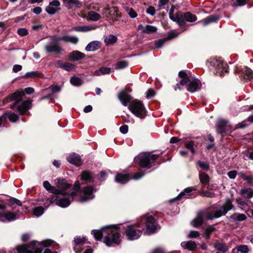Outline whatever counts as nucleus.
<instances>
[{"instance_id": "f257e3e1", "label": "nucleus", "mask_w": 253, "mask_h": 253, "mask_svg": "<svg viewBox=\"0 0 253 253\" xmlns=\"http://www.w3.org/2000/svg\"><path fill=\"white\" fill-rule=\"evenodd\" d=\"M233 208L232 201L229 198L226 199L222 205L218 208L213 207L215 209L213 211H201L199 212L197 217L191 221V224L194 227H198L203 224L205 219L212 220L214 218H219L225 215Z\"/></svg>"}, {"instance_id": "f03ea898", "label": "nucleus", "mask_w": 253, "mask_h": 253, "mask_svg": "<svg viewBox=\"0 0 253 253\" xmlns=\"http://www.w3.org/2000/svg\"><path fill=\"white\" fill-rule=\"evenodd\" d=\"M120 228L119 224L111 225L102 227L101 230H93L92 234L95 239L99 240L104 236V243L108 246L111 247L115 245H118L121 242L120 234L113 229Z\"/></svg>"}, {"instance_id": "7ed1b4c3", "label": "nucleus", "mask_w": 253, "mask_h": 253, "mask_svg": "<svg viewBox=\"0 0 253 253\" xmlns=\"http://www.w3.org/2000/svg\"><path fill=\"white\" fill-rule=\"evenodd\" d=\"M80 184L76 181L74 186L66 190V193L61 194L56 202V205L62 208H66L70 205L71 202L75 199L78 193L80 192Z\"/></svg>"}, {"instance_id": "20e7f679", "label": "nucleus", "mask_w": 253, "mask_h": 253, "mask_svg": "<svg viewBox=\"0 0 253 253\" xmlns=\"http://www.w3.org/2000/svg\"><path fill=\"white\" fill-rule=\"evenodd\" d=\"M53 241L45 240L41 242L32 241L28 246L22 245L17 247V253H41L44 247L50 246Z\"/></svg>"}, {"instance_id": "39448f33", "label": "nucleus", "mask_w": 253, "mask_h": 253, "mask_svg": "<svg viewBox=\"0 0 253 253\" xmlns=\"http://www.w3.org/2000/svg\"><path fill=\"white\" fill-rule=\"evenodd\" d=\"M178 76L181 79L179 83L182 85H187V90L188 91L193 93L200 89L202 85L199 80H191L188 75L183 71H180Z\"/></svg>"}, {"instance_id": "423d86ee", "label": "nucleus", "mask_w": 253, "mask_h": 253, "mask_svg": "<svg viewBox=\"0 0 253 253\" xmlns=\"http://www.w3.org/2000/svg\"><path fill=\"white\" fill-rule=\"evenodd\" d=\"M157 154H150L148 153H143L139 154L134 159L135 163L139 164L142 168H150L154 161L159 157Z\"/></svg>"}, {"instance_id": "0eeeda50", "label": "nucleus", "mask_w": 253, "mask_h": 253, "mask_svg": "<svg viewBox=\"0 0 253 253\" xmlns=\"http://www.w3.org/2000/svg\"><path fill=\"white\" fill-rule=\"evenodd\" d=\"M208 65L212 68L216 74L223 76L228 71V65L221 59L211 58L208 61Z\"/></svg>"}, {"instance_id": "6e6552de", "label": "nucleus", "mask_w": 253, "mask_h": 253, "mask_svg": "<svg viewBox=\"0 0 253 253\" xmlns=\"http://www.w3.org/2000/svg\"><path fill=\"white\" fill-rule=\"evenodd\" d=\"M128 109L134 115L140 119H144L146 116L147 111L143 104L138 100H135L130 102Z\"/></svg>"}, {"instance_id": "1a4fd4ad", "label": "nucleus", "mask_w": 253, "mask_h": 253, "mask_svg": "<svg viewBox=\"0 0 253 253\" xmlns=\"http://www.w3.org/2000/svg\"><path fill=\"white\" fill-rule=\"evenodd\" d=\"M51 41L46 43L44 46V49L46 53H54L60 54L63 50L59 42H60L57 36L50 37Z\"/></svg>"}, {"instance_id": "9d476101", "label": "nucleus", "mask_w": 253, "mask_h": 253, "mask_svg": "<svg viewBox=\"0 0 253 253\" xmlns=\"http://www.w3.org/2000/svg\"><path fill=\"white\" fill-rule=\"evenodd\" d=\"M197 20V17L195 14H192L189 11L182 12L178 11V21L177 22L179 26H182L186 24V22L192 23Z\"/></svg>"}, {"instance_id": "9b49d317", "label": "nucleus", "mask_w": 253, "mask_h": 253, "mask_svg": "<svg viewBox=\"0 0 253 253\" xmlns=\"http://www.w3.org/2000/svg\"><path fill=\"white\" fill-rule=\"evenodd\" d=\"M138 225L133 224L127 226L125 230V235L128 240H137L141 236L142 231L138 229Z\"/></svg>"}, {"instance_id": "f8f14e48", "label": "nucleus", "mask_w": 253, "mask_h": 253, "mask_svg": "<svg viewBox=\"0 0 253 253\" xmlns=\"http://www.w3.org/2000/svg\"><path fill=\"white\" fill-rule=\"evenodd\" d=\"M57 186L61 189H57L54 186H51V188L49 189L48 191L51 193L55 194L57 195H60L61 194H64L66 193V190L70 189L71 187V185L66 183V181L64 179H58L57 180Z\"/></svg>"}, {"instance_id": "ddd939ff", "label": "nucleus", "mask_w": 253, "mask_h": 253, "mask_svg": "<svg viewBox=\"0 0 253 253\" xmlns=\"http://www.w3.org/2000/svg\"><path fill=\"white\" fill-rule=\"evenodd\" d=\"M145 226L146 227L145 234H153L159 228V227L156 222L154 218L152 216H149L145 219Z\"/></svg>"}, {"instance_id": "4468645a", "label": "nucleus", "mask_w": 253, "mask_h": 253, "mask_svg": "<svg viewBox=\"0 0 253 253\" xmlns=\"http://www.w3.org/2000/svg\"><path fill=\"white\" fill-rule=\"evenodd\" d=\"M94 188L92 186H86L83 190V194L80 198V201L82 202L91 200L94 198L93 192Z\"/></svg>"}, {"instance_id": "2eb2a0df", "label": "nucleus", "mask_w": 253, "mask_h": 253, "mask_svg": "<svg viewBox=\"0 0 253 253\" xmlns=\"http://www.w3.org/2000/svg\"><path fill=\"white\" fill-rule=\"evenodd\" d=\"M60 2L58 0H54L49 2V5L45 8L46 12L50 15H53L61 8Z\"/></svg>"}, {"instance_id": "dca6fc26", "label": "nucleus", "mask_w": 253, "mask_h": 253, "mask_svg": "<svg viewBox=\"0 0 253 253\" xmlns=\"http://www.w3.org/2000/svg\"><path fill=\"white\" fill-rule=\"evenodd\" d=\"M24 95V93L23 91H16L11 94L10 96L8 99V101H15V102L12 104L10 105V108L13 109L17 103L20 102L22 100V97Z\"/></svg>"}, {"instance_id": "f3484780", "label": "nucleus", "mask_w": 253, "mask_h": 253, "mask_svg": "<svg viewBox=\"0 0 253 253\" xmlns=\"http://www.w3.org/2000/svg\"><path fill=\"white\" fill-rule=\"evenodd\" d=\"M241 80L251 81L253 79V71L248 67L245 66L241 70Z\"/></svg>"}, {"instance_id": "a211bd4d", "label": "nucleus", "mask_w": 253, "mask_h": 253, "mask_svg": "<svg viewBox=\"0 0 253 253\" xmlns=\"http://www.w3.org/2000/svg\"><path fill=\"white\" fill-rule=\"evenodd\" d=\"M65 6L68 9H76L81 8L82 2L78 0H62Z\"/></svg>"}, {"instance_id": "6ab92c4d", "label": "nucleus", "mask_w": 253, "mask_h": 253, "mask_svg": "<svg viewBox=\"0 0 253 253\" xmlns=\"http://www.w3.org/2000/svg\"><path fill=\"white\" fill-rule=\"evenodd\" d=\"M67 161L73 165L80 166L82 164V161L80 156L76 153H73L67 158Z\"/></svg>"}, {"instance_id": "aec40b11", "label": "nucleus", "mask_w": 253, "mask_h": 253, "mask_svg": "<svg viewBox=\"0 0 253 253\" xmlns=\"http://www.w3.org/2000/svg\"><path fill=\"white\" fill-rule=\"evenodd\" d=\"M32 104V101L27 100L22 102L21 105L17 107V111L19 114L22 115L24 114L30 108Z\"/></svg>"}, {"instance_id": "412c9836", "label": "nucleus", "mask_w": 253, "mask_h": 253, "mask_svg": "<svg viewBox=\"0 0 253 253\" xmlns=\"http://www.w3.org/2000/svg\"><path fill=\"white\" fill-rule=\"evenodd\" d=\"M17 216L14 212L10 211H7L5 209L0 221L4 222L6 221L10 222L15 220Z\"/></svg>"}, {"instance_id": "4be33fe9", "label": "nucleus", "mask_w": 253, "mask_h": 253, "mask_svg": "<svg viewBox=\"0 0 253 253\" xmlns=\"http://www.w3.org/2000/svg\"><path fill=\"white\" fill-rule=\"evenodd\" d=\"M59 41H63L66 43H71L77 44L79 42V39L76 36L64 35L62 37H58Z\"/></svg>"}, {"instance_id": "5701e85b", "label": "nucleus", "mask_w": 253, "mask_h": 253, "mask_svg": "<svg viewBox=\"0 0 253 253\" xmlns=\"http://www.w3.org/2000/svg\"><path fill=\"white\" fill-rule=\"evenodd\" d=\"M119 98L125 106H126L131 101V96L126 91H122L119 94Z\"/></svg>"}, {"instance_id": "b1692460", "label": "nucleus", "mask_w": 253, "mask_h": 253, "mask_svg": "<svg viewBox=\"0 0 253 253\" xmlns=\"http://www.w3.org/2000/svg\"><path fill=\"white\" fill-rule=\"evenodd\" d=\"M101 42L98 41H94L90 42L85 47L87 51H94L100 48Z\"/></svg>"}, {"instance_id": "393cba45", "label": "nucleus", "mask_w": 253, "mask_h": 253, "mask_svg": "<svg viewBox=\"0 0 253 253\" xmlns=\"http://www.w3.org/2000/svg\"><path fill=\"white\" fill-rule=\"evenodd\" d=\"M85 55L78 50H75L69 54V57L72 61H78L84 59Z\"/></svg>"}, {"instance_id": "a878e982", "label": "nucleus", "mask_w": 253, "mask_h": 253, "mask_svg": "<svg viewBox=\"0 0 253 253\" xmlns=\"http://www.w3.org/2000/svg\"><path fill=\"white\" fill-rule=\"evenodd\" d=\"M130 179L128 174L118 173L115 180L116 182L124 184L127 183Z\"/></svg>"}, {"instance_id": "bb28decb", "label": "nucleus", "mask_w": 253, "mask_h": 253, "mask_svg": "<svg viewBox=\"0 0 253 253\" xmlns=\"http://www.w3.org/2000/svg\"><path fill=\"white\" fill-rule=\"evenodd\" d=\"M96 27L91 25L81 26L73 27L72 31L80 32H87L95 29Z\"/></svg>"}, {"instance_id": "cd10ccee", "label": "nucleus", "mask_w": 253, "mask_h": 253, "mask_svg": "<svg viewBox=\"0 0 253 253\" xmlns=\"http://www.w3.org/2000/svg\"><path fill=\"white\" fill-rule=\"evenodd\" d=\"M247 217L244 214L239 213H235L228 217L229 220L232 222L243 221Z\"/></svg>"}, {"instance_id": "c85d7f7f", "label": "nucleus", "mask_w": 253, "mask_h": 253, "mask_svg": "<svg viewBox=\"0 0 253 253\" xmlns=\"http://www.w3.org/2000/svg\"><path fill=\"white\" fill-rule=\"evenodd\" d=\"M219 17L216 15H211L207 18L201 20L198 23H201L204 26H206L210 23L217 21L219 19Z\"/></svg>"}, {"instance_id": "c756f323", "label": "nucleus", "mask_w": 253, "mask_h": 253, "mask_svg": "<svg viewBox=\"0 0 253 253\" xmlns=\"http://www.w3.org/2000/svg\"><path fill=\"white\" fill-rule=\"evenodd\" d=\"M95 178L94 174L90 171L85 170L81 174V179L91 182Z\"/></svg>"}, {"instance_id": "7c9ffc66", "label": "nucleus", "mask_w": 253, "mask_h": 253, "mask_svg": "<svg viewBox=\"0 0 253 253\" xmlns=\"http://www.w3.org/2000/svg\"><path fill=\"white\" fill-rule=\"evenodd\" d=\"M213 247L217 250L223 253H225L228 249L227 246L224 243L219 241H216L213 244Z\"/></svg>"}, {"instance_id": "2f4dec72", "label": "nucleus", "mask_w": 253, "mask_h": 253, "mask_svg": "<svg viewBox=\"0 0 253 253\" xmlns=\"http://www.w3.org/2000/svg\"><path fill=\"white\" fill-rule=\"evenodd\" d=\"M111 72V69L108 67H101L95 71L93 73V76H100L101 75L109 74Z\"/></svg>"}, {"instance_id": "473e14b6", "label": "nucleus", "mask_w": 253, "mask_h": 253, "mask_svg": "<svg viewBox=\"0 0 253 253\" xmlns=\"http://www.w3.org/2000/svg\"><path fill=\"white\" fill-rule=\"evenodd\" d=\"M181 245L183 248L187 249L190 251L195 250L197 247L196 243L192 241H189L187 242H182Z\"/></svg>"}, {"instance_id": "72a5a7b5", "label": "nucleus", "mask_w": 253, "mask_h": 253, "mask_svg": "<svg viewBox=\"0 0 253 253\" xmlns=\"http://www.w3.org/2000/svg\"><path fill=\"white\" fill-rule=\"evenodd\" d=\"M117 40L118 39L116 36L109 35L105 37L104 39V42L106 45H109L116 43Z\"/></svg>"}, {"instance_id": "f704fd0d", "label": "nucleus", "mask_w": 253, "mask_h": 253, "mask_svg": "<svg viewBox=\"0 0 253 253\" xmlns=\"http://www.w3.org/2000/svg\"><path fill=\"white\" fill-rule=\"evenodd\" d=\"M175 6L172 5L169 12V19L173 22L177 23L178 21V11L176 13L175 15H174V11L175 10Z\"/></svg>"}, {"instance_id": "c9c22d12", "label": "nucleus", "mask_w": 253, "mask_h": 253, "mask_svg": "<svg viewBox=\"0 0 253 253\" xmlns=\"http://www.w3.org/2000/svg\"><path fill=\"white\" fill-rule=\"evenodd\" d=\"M249 252V249L246 245H241L238 246L237 248L232 250V253H247Z\"/></svg>"}, {"instance_id": "e433bc0d", "label": "nucleus", "mask_w": 253, "mask_h": 253, "mask_svg": "<svg viewBox=\"0 0 253 253\" xmlns=\"http://www.w3.org/2000/svg\"><path fill=\"white\" fill-rule=\"evenodd\" d=\"M88 17L89 19L92 21H97L101 18L99 14L93 11L88 12Z\"/></svg>"}, {"instance_id": "4c0bfd02", "label": "nucleus", "mask_w": 253, "mask_h": 253, "mask_svg": "<svg viewBox=\"0 0 253 253\" xmlns=\"http://www.w3.org/2000/svg\"><path fill=\"white\" fill-rule=\"evenodd\" d=\"M193 189V188L191 187L185 188L183 191L179 193L176 198L178 199L185 195L186 196V198H189L190 196V193L192 191Z\"/></svg>"}, {"instance_id": "58836bf2", "label": "nucleus", "mask_w": 253, "mask_h": 253, "mask_svg": "<svg viewBox=\"0 0 253 253\" xmlns=\"http://www.w3.org/2000/svg\"><path fill=\"white\" fill-rule=\"evenodd\" d=\"M157 31V28L156 27L148 25L143 29L142 32L145 34H150L156 32Z\"/></svg>"}, {"instance_id": "ea45409f", "label": "nucleus", "mask_w": 253, "mask_h": 253, "mask_svg": "<svg viewBox=\"0 0 253 253\" xmlns=\"http://www.w3.org/2000/svg\"><path fill=\"white\" fill-rule=\"evenodd\" d=\"M241 194L244 197L250 199L253 197V190L250 188L243 189Z\"/></svg>"}, {"instance_id": "a19ab883", "label": "nucleus", "mask_w": 253, "mask_h": 253, "mask_svg": "<svg viewBox=\"0 0 253 253\" xmlns=\"http://www.w3.org/2000/svg\"><path fill=\"white\" fill-rule=\"evenodd\" d=\"M70 81L73 85L76 86H80L83 84L82 80L80 78L75 76L71 77Z\"/></svg>"}, {"instance_id": "79ce46f5", "label": "nucleus", "mask_w": 253, "mask_h": 253, "mask_svg": "<svg viewBox=\"0 0 253 253\" xmlns=\"http://www.w3.org/2000/svg\"><path fill=\"white\" fill-rule=\"evenodd\" d=\"M6 118H8L10 121L15 122L18 120L19 117L14 113H5L4 114Z\"/></svg>"}, {"instance_id": "37998d69", "label": "nucleus", "mask_w": 253, "mask_h": 253, "mask_svg": "<svg viewBox=\"0 0 253 253\" xmlns=\"http://www.w3.org/2000/svg\"><path fill=\"white\" fill-rule=\"evenodd\" d=\"M36 77H38L39 78H42L43 77V75L41 74H39L38 72L36 71H32L27 72L24 76V78H33Z\"/></svg>"}, {"instance_id": "c03bdc74", "label": "nucleus", "mask_w": 253, "mask_h": 253, "mask_svg": "<svg viewBox=\"0 0 253 253\" xmlns=\"http://www.w3.org/2000/svg\"><path fill=\"white\" fill-rule=\"evenodd\" d=\"M199 178L201 182L204 184H207L209 182L210 178L208 174L205 173H200Z\"/></svg>"}, {"instance_id": "a18cd8bd", "label": "nucleus", "mask_w": 253, "mask_h": 253, "mask_svg": "<svg viewBox=\"0 0 253 253\" xmlns=\"http://www.w3.org/2000/svg\"><path fill=\"white\" fill-rule=\"evenodd\" d=\"M215 228L213 226H209L205 229L204 236L207 239H209L210 237V235L215 230Z\"/></svg>"}, {"instance_id": "49530a36", "label": "nucleus", "mask_w": 253, "mask_h": 253, "mask_svg": "<svg viewBox=\"0 0 253 253\" xmlns=\"http://www.w3.org/2000/svg\"><path fill=\"white\" fill-rule=\"evenodd\" d=\"M44 209L41 207H37L34 209L33 212L36 216L42 215L44 212Z\"/></svg>"}, {"instance_id": "de8ad7c7", "label": "nucleus", "mask_w": 253, "mask_h": 253, "mask_svg": "<svg viewBox=\"0 0 253 253\" xmlns=\"http://www.w3.org/2000/svg\"><path fill=\"white\" fill-rule=\"evenodd\" d=\"M128 65V63L126 61H121L118 62L115 66L116 70L122 69L126 68Z\"/></svg>"}, {"instance_id": "09e8293b", "label": "nucleus", "mask_w": 253, "mask_h": 253, "mask_svg": "<svg viewBox=\"0 0 253 253\" xmlns=\"http://www.w3.org/2000/svg\"><path fill=\"white\" fill-rule=\"evenodd\" d=\"M198 165L201 169L204 170H207L209 169V164L207 162L198 161Z\"/></svg>"}, {"instance_id": "8fccbe9b", "label": "nucleus", "mask_w": 253, "mask_h": 253, "mask_svg": "<svg viewBox=\"0 0 253 253\" xmlns=\"http://www.w3.org/2000/svg\"><path fill=\"white\" fill-rule=\"evenodd\" d=\"M85 238L84 237L81 238L76 236L74 239V242L75 245H84L85 243Z\"/></svg>"}, {"instance_id": "3c124183", "label": "nucleus", "mask_w": 253, "mask_h": 253, "mask_svg": "<svg viewBox=\"0 0 253 253\" xmlns=\"http://www.w3.org/2000/svg\"><path fill=\"white\" fill-rule=\"evenodd\" d=\"M194 143L193 141H191L185 144V147L189 149L192 154H194L195 151L194 149Z\"/></svg>"}, {"instance_id": "603ef678", "label": "nucleus", "mask_w": 253, "mask_h": 253, "mask_svg": "<svg viewBox=\"0 0 253 253\" xmlns=\"http://www.w3.org/2000/svg\"><path fill=\"white\" fill-rule=\"evenodd\" d=\"M63 69L67 71H70L74 69V65L68 62H65Z\"/></svg>"}, {"instance_id": "864d4df0", "label": "nucleus", "mask_w": 253, "mask_h": 253, "mask_svg": "<svg viewBox=\"0 0 253 253\" xmlns=\"http://www.w3.org/2000/svg\"><path fill=\"white\" fill-rule=\"evenodd\" d=\"M167 40V39L165 38L163 39H160L155 42V45L156 47L158 48H160L162 47L164 42L166 41Z\"/></svg>"}, {"instance_id": "5fc2aeb1", "label": "nucleus", "mask_w": 253, "mask_h": 253, "mask_svg": "<svg viewBox=\"0 0 253 253\" xmlns=\"http://www.w3.org/2000/svg\"><path fill=\"white\" fill-rule=\"evenodd\" d=\"M249 0H235L234 2L236 6H241L245 5Z\"/></svg>"}, {"instance_id": "6e6d98bb", "label": "nucleus", "mask_w": 253, "mask_h": 253, "mask_svg": "<svg viewBox=\"0 0 253 253\" xmlns=\"http://www.w3.org/2000/svg\"><path fill=\"white\" fill-rule=\"evenodd\" d=\"M169 0H159L158 7L159 9L164 8V6L169 2Z\"/></svg>"}, {"instance_id": "4d7b16f0", "label": "nucleus", "mask_w": 253, "mask_h": 253, "mask_svg": "<svg viewBox=\"0 0 253 253\" xmlns=\"http://www.w3.org/2000/svg\"><path fill=\"white\" fill-rule=\"evenodd\" d=\"M146 12L151 16H154L156 13L155 7L152 6H149L146 9Z\"/></svg>"}, {"instance_id": "13d9d810", "label": "nucleus", "mask_w": 253, "mask_h": 253, "mask_svg": "<svg viewBox=\"0 0 253 253\" xmlns=\"http://www.w3.org/2000/svg\"><path fill=\"white\" fill-rule=\"evenodd\" d=\"M17 33L21 36H24L28 34V31L25 28H20L17 30Z\"/></svg>"}, {"instance_id": "bf43d9fd", "label": "nucleus", "mask_w": 253, "mask_h": 253, "mask_svg": "<svg viewBox=\"0 0 253 253\" xmlns=\"http://www.w3.org/2000/svg\"><path fill=\"white\" fill-rule=\"evenodd\" d=\"M200 234L197 231H191L188 235L189 238H196L198 237Z\"/></svg>"}, {"instance_id": "052dcab7", "label": "nucleus", "mask_w": 253, "mask_h": 253, "mask_svg": "<svg viewBox=\"0 0 253 253\" xmlns=\"http://www.w3.org/2000/svg\"><path fill=\"white\" fill-rule=\"evenodd\" d=\"M58 198H59V195H57L56 196L51 195L49 197L47 198L46 201H50V202L51 203V204H52L54 202H56L58 200Z\"/></svg>"}, {"instance_id": "680f3d73", "label": "nucleus", "mask_w": 253, "mask_h": 253, "mask_svg": "<svg viewBox=\"0 0 253 253\" xmlns=\"http://www.w3.org/2000/svg\"><path fill=\"white\" fill-rule=\"evenodd\" d=\"M83 246L84 245L75 244L74 250L76 253H81L82 251L84 249Z\"/></svg>"}, {"instance_id": "e2e57ef3", "label": "nucleus", "mask_w": 253, "mask_h": 253, "mask_svg": "<svg viewBox=\"0 0 253 253\" xmlns=\"http://www.w3.org/2000/svg\"><path fill=\"white\" fill-rule=\"evenodd\" d=\"M145 174L143 172H136L134 174L133 177L131 178V179H134V180H138L139 179H140V178H141Z\"/></svg>"}, {"instance_id": "0e129e2a", "label": "nucleus", "mask_w": 253, "mask_h": 253, "mask_svg": "<svg viewBox=\"0 0 253 253\" xmlns=\"http://www.w3.org/2000/svg\"><path fill=\"white\" fill-rule=\"evenodd\" d=\"M179 33L175 32V31H172L169 33L168 34V38L169 39H173L176 37H177L179 35Z\"/></svg>"}, {"instance_id": "69168bd1", "label": "nucleus", "mask_w": 253, "mask_h": 253, "mask_svg": "<svg viewBox=\"0 0 253 253\" xmlns=\"http://www.w3.org/2000/svg\"><path fill=\"white\" fill-rule=\"evenodd\" d=\"M203 195L204 197L208 198H213L215 196V194L208 191H205L203 192Z\"/></svg>"}, {"instance_id": "338daca9", "label": "nucleus", "mask_w": 253, "mask_h": 253, "mask_svg": "<svg viewBox=\"0 0 253 253\" xmlns=\"http://www.w3.org/2000/svg\"><path fill=\"white\" fill-rule=\"evenodd\" d=\"M49 88L53 92H59L61 90V87L57 85H51Z\"/></svg>"}, {"instance_id": "774afa93", "label": "nucleus", "mask_w": 253, "mask_h": 253, "mask_svg": "<svg viewBox=\"0 0 253 253\" xmlns=\"http://www.w3.org/2000/svg\"><path fill=\"white\" fill-rule=\"evenodd\" d=\"M237 174V172L236 170H231L227 173L228 177L231 179H234Z\"/></svg>"}]
</instances>
